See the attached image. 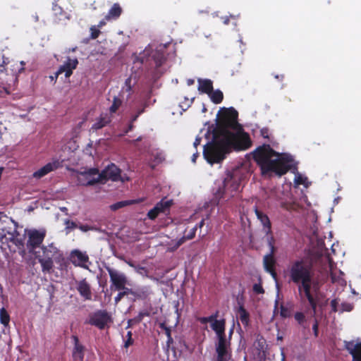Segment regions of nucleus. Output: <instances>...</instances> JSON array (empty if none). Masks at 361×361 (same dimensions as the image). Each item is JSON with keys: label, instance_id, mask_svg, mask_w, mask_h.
Wrapping results in <instances>:
<instances>
[{"label": "nucleus", "instance_id": "1", "mask_svg": "<svg viewBox=\"0 0 361 361\" xmlns=\"http://www.w3.org/2000/svg\"><path fill=\"white\" fill-rule=\"evenodd\" d=\"M237 130L232 131L212 138L210 142L204 146L203 156L209 164L219 163L226 157V154L231 152L246 150L252 145L248 133Z\"/></svg>", "mask_w": 361, "mask_h": 361}, {"label": "nucleus", "instance_id": "2", "mask_svg": "<svg viewBox=\"0 0 361 361\" xmlns=\"http://www.w3.org/2000/svg\"><path fill=\"white\" fill-rule=\"evenodd\" d=\"M252 157L262 175L274 173L281 176L293 167V158L290 154L279 153L269 145L258 147L252 152Z\"/></svg>", "mask_w": 361, "mask_h": 361}, {"label": "nucleus", "instance_id": "3", "mask_svg": "<svg viewBox=\"0 0 361 361\" xmlns=\"http://www.w3.org/2000/svg\"><path fill=\"white\" fill-rule=\"evenodd\" d=\"M313 275L312 262L303 258L290 262L287 269L289 282L294 284L309 278H313Z\"/></svg>", "mask_w": 361, "mask_h": 361}, {"label": "nucleus", "instance_id": "4", "mask_svg": "<svg viewBox=\"0 0 361 361\" xmlns=\"http://www.w3.org/2000/svg\"><path fill=\"white\" fill-rule=\"evenodd\" d=\"M238 111L233 108L224 109V112L216 127L213 130V138L217 139L218 137L231 132V130H243L241 126L238 123Z\"/></svg>", "mask_w": 361, "mask_h": 361}, {"label": "nucleus", "instance_id": "5", "mask_svg": "<svg viewBox=\"0 0 361 361\" xmlns=\"http://www.w3.org/2000/svg\"><path fill=\"white\" fill-rule=\"evenodd\" d=\"M41 249L42 255L35 253L36 258L42 266V271L50 273L54 267V260L59 262L63 259V255L53 243L47 246L43 245L41 247Z\"/></svg>", "mask_w": 361, "mask_h": 361}, {"label": "nucleus", "instance_id": "6", "mask_svg": "<svg viewBox=\"0 0 361 361\" xmlns=\"http://www.w3.org/2000/svg\"><path fill=\"white\" fill-rule=\"evenodd\" d=\"M238 173V171L235 170L227 175L223 182V185L219 187L216 192V196L219 198L226 199L235 196L240 185V178Z\"/></svg>", "mask_w": 361, "mask_h": 361}, {"label": "nucleus", "instance_id": "7", "mask_svg": "<svg viewBox=\"0 0 361 361\" xmlns=\"http://www.w3.org/2000/svg\"><path fill=\"white\" fill-rule=\"evenodd\" d=\"M312 280L313 278H309L295 284L298 286V294L301 299L306 298L314 314H315L317 307V296L315 286H313L315 295L311 292Z\"/></svg>", "mask_w": 361, "mask_h": 361}, {"label": "nucleus", "instance_id": "8", "mask_svg": "<svg viewBox=\"0 0 361 361\" xmlns=\"http://www.w3.org/2000/svg\"><path fill=\"white\" fill-rule=\"evenodd\" d=\"M86 324L94 326L99 330L109 328L113 323L111 314L106 310H98L89 314Z\"/></svg>", "mask_w": 361, "mask_h": 361}, {"label": "nucleus", "instance_id": "9", "mask_svg": "<svg viewBox=\"0 0 361 361\" xmlns=\"http://www.w3.org/2000/svg\"><path fill=\"white\" fill-rule=\"evenodd\" d=\"M121 170L118 166L114 164H111L96 178L90 179L83 185H94L97 183H105L107 180L118 181L121 180Z\"/></svg>", "mask_w": 361, "mask_h": 361}, {"label": "nucleus", "instance_id": "10", "mask_svg": "<svg viewBox=\"0 0 361 361\" xmlns=\"http://www.w3.org/2000/svg\"><path fill=\"white\" fill-rule=\"evenodd\" d=\"M46 234L45 229H33L28 232L26 247L30 253H35V249L40 247Z\"/></svg>", "mask_w": 361, "mask_h": 361}, {"label": "nucleus", "instance_id": "11", "mask_svg": "<svg viewBox=\"0 0 361 361\" xmlns=\"http://www.w3.org/2000/svg\"><path fill=\"white\" fill-rule=\"evenodd\" d=\"M106 270L108 271L110 281L111 282V288H115V290H121L124 289L125 286L128 284V278L124 273L120 272L110 267H106Z\"/></svg>", "mask_w": 361, "mask_h": 361}, {"label": "nucleus", "instance_id": "12", "mask_svg": "<svg viewBox=\"0 0 361 361\" xmlns=\"http://www.w3.org/2000/svg\"><path fill=\"white\" fill-rule=\"evenodd\" d=\"M172 204L171 200H161L147 213V217L151 220H154L160 213H164L169 210Z\"/></svg>", "mask_w": 361, "mask_h": 361}, {"label": "nucleus", "instance_id": "13", "mask_svg": "<svg viewBox=\"0 0 361 361\" xmlns=\"http://www.w3.org/2000/svg\"><path fill=\"white\" fill-rule=\"evenodd\" d=\"M71 339L73 342L72 350V357L74 361H83L85 357V346L80 342L78 336L72 335Z\"/></svg>", "mask_w": 361, "mask_h": 361}, {"label": "nucleus", "instance_id": "14", "mask_svg": "<svg viewBox=\"0 0 361 361\" xmlns=\"http://www.w3.org/2000/svg\"><path fill=\"white\" fill-rule=\"evenodd\" d=\"M344 348L351 355L352 361H361V342L345 341Z\"/></svg>", "mask_w": 361, "mask_h": 361}, {"label": "nucleus", "instance_id": "15", "mask_svg": "<svg viewBox=\"0 0 361 361\" xmlns=\"http://www.w3.org/2000/svg\"><path fill=\"white\" fill-rule=\"evenodd\" d=\"M71 262L76 267L88 269L87 263L89 262V257L78 250H74L71 253Z\"/></svg>", "mask_w": 361, "mask_h": 361}, {"label": "nucleus", "instance_id": "16", "mask_svg": "<svg viewBox=\"0 0 361 361\" xmlns=\"http://www.w3.org/2000/svg\"><path fill=\"white\" fill-rule=\"evenodd\" d=\"M78 64V61L76 58L71 59L70 57H68L63 65L61 66L56 71V77H58L59 75L65 73V77L66 78H69L73 74V71L77 68Z\"/></svg>", "mask_w": 361, "mask_h": 361}, {"label": "nucleus", "instance_id": "17", "mask_svg": "<svg viewBox=\"0 0 361 361\" xmlns=\"http://www.w3.org/2000/svg\"><path fill=\"white\" fill-rule=\"evenodd\" d=\"M218 337V343L216 347V353H217V360H226V355L228 353V348L230 345V341H226V334L222 336H219Z\"/></svg>", "mask_w": 361, "mask_h": 361}, {"label": "nucleus", "instance_id": "18", "mask_svg": "<svg viewBox=\"0 0 361 361\" xmlns=\"http://www.w3.org/2000/svg\"><path fill=\"white\" fill-rule=\"evenodd\" d=\"M166 45L160 44L149 56L150 60H152L154 62L156 68L161 66L166 59L164 51Z\"/></svg>", "mask_w": 361, "mask_h": 361}, {"label": "nucleus", "instance_id": "19", "mask_svg": "<svg viewBox=\"0 0 361 361\" xmlns=\"http://www.w3.org/2000/svg\"><path fill=\"white\" fill-rule=\"evenodd\" d=\"M76 288L80 296L82 297L85 300H92L91 287L87 281L86 279L78 281L77 283Z\"/></svg>", "mask_w": 361, "mask_h": 361}, {"label": "nucleus", "instance_id": "20", "mask_svg": "<svg viewBox=\"0 0 361 361\" xmlns=\"http://www.w3.org/2000/svg\"><path fill=\"white\" fill-rule=\"evenodd\" d=\"M152 294V290L149 286L139 287L135 290L132 289V296L135 298V300H145Z\"/></svg>", "mask_w": 361, "mask_h": 361}, {"label": "nucleus", "instance_id": "21", "mask_svg": "<svg viewBox=\"0 0 361 361\" xmlns=\"http://www.w3.org/2000/svg\"><path fill=\"white\" fill-rule=\"evenodd\" d=\"M254 212L257 217V219L260 221L261 224L264 226V229L265 230V233L267 235H269L271 233V224L269 220L268 216L260 211L257 206L254 207Z\"/></svg>", "mask_w": 361, "mask_h": 361}, {"label": "nucleus", "instance_id": "22", "mask_svg": "<svg viewBox=\"0 0 361 361\" xmlns=\"http://www.w3.org/2000/svg\"><path fill=\"white\" fill-rule=\"evenodd\" d=\"M276 259L274 256L264 255L263 258V265L264 270L269 273L274 279H276L277 274L275 269Z\"/></svg>", "mask_w": 361, "mask_h": 361}, {"label": "nucleus", "instance_id": "23", "mask_svg": "<svg viewBox=\"0 0 361 361\" xmlns=\"http://www.w3.org/2000/svg\"><path fill=\"white\" fill-rule=\"evenodd\" d=\"M58 166V161L47 163L46 165L34 172L32 176L35 178L39 179L47 175L49 173L56 170Z\"/></svg>", "mask_w": 361, "mask_h": 361}, {"label": "nucleus", "instance_id": "24", "mask_svg": "<svg viewBox=\"0 0 361 361\" xmlns=\"http://www.w3.org/2000/svg\"><path fill=\"white\" fill-rule=\"evenodd\" d=\"M111 121V118L108 114H102L95 121L92 129L97 130L107 126Z\"/></svg>", "mask_w": 361, "mask_h": 361}, {"label": "nucleus", "instance_id": "25", "mask_svg": "<svg viewBox=\"0 0 361 361\" xmlns=\"http://www.w3.org/2000/svg\"><path fill=\"white\" fill-rule=\"evenodd\" d=\"M197 229V225H195L193 228H192L188 233L187 231H185L184 235L178 239L174 245V249L178 248L181 245H183L186 240H192L195 237L196 231Z\"/></svg>", "mask_w": 361, "mask_h": 361}, {"label": "nucleus", "instance_id": "26", "mask_svg": "<svg viewBox=\"0 0 361 361\" xmlns=\"http://www.w3.org/2000/svg\"><path fill=\"white\" fill-rule=\"evenodd\" d=\"M198 90L209 94L211 93L213 90V82L209 79H198Z\"/></svg>", "mask_w": 361, "mask_h": 361}, {"label": "nucleus", "instance_id": "27", "mask_svg": "<svg viewBox=\"0 0 361 361\" xmlns=\"http://www.w3.org/2000/svg\"><path fill=\"white\" fill-rule=\"evenodd\" d=\"M17 234V231L15 228H9V230L6 228L0 227V240L4 243V239L13 240L16 238Z\"/></svg>", "mask_w": 361, "mask_h": 361}, {"label": "nucleus", "instance_id": "28", "mask_svg": "<svg viewBox=\"0 0 361 361\" xmlns=\"http://www.w3.org/2000/svg\"><path fill=\"white\" fill-rule=\"evenodd\" d=\"M122 13V8L119 4L115 3L112 7L109 9L107 15L105 17V19L107 20L111 19H117L120 17Z\"/></svg>", "mask_w": 361, "mask_h": 361}, {"label": "nucleus", "instance_id": "29", "mask_svg": "<svg viewBox=\"0 0 361 361\" xmlns=\"http://www.w3.org/2000/svg\"><path fill=\"white\" fill-rule=\"evenodd\" d=\"M226 321L224 319L215 320L212 323L211 327L216 332L217 336L225 335Z\"/></svg>", "mask_w": 361, "mask_h": 361}, {"label": "nucleus", "instance_id": "30", "mask_svg": "<svg viewBox=\"0 0 361 361\" xmlns=\"http://www.w3.org/2000/svg\"><path fill=\"white\" fill-rule=\"evenodd\" d=\"M238 314L243 325L245 327L248 326L250 324V314L243 305L239 306Z\"/></svg>", "mask_w": 361, "mask_h": 361}, {"label": "nucleus", "instance_id": "31", "mask_svg": "<svg viewBox=\"0 0 361 361\" xmlns=\"http://www.w3.org/2000/svg\"><path fill=\"white\" fill-rule=\"evenodd\" d=\"M150 315L151 312L147 309L140 311L136 317L128 320V326L140 323L145 317H149Z\"/></svg>", "mask_w": 361, "mask_h": 361}, {"label": "nucleus", "instance_id": "32", "mask_svg": "<svg viewBox=\"0 0 361 361\" xmlns=\"http://www.w3.org/2000/svg\"><path fill=\"white\" fill-rule=\"evenodd\" d=\"M214 104H220L224 99V94L220 90H212L211 93L208 94Z\"/></svg>", "mask_w": 361, "mask_h": 361}, {"label": "nucleus", "instance_id": "33", "mask_svg": "<svg viewBox=\"0 0 361 361\" xmlns=\"http://www.w3.org/2000/svg\"><path fill=\"white\" fill-rule=\"evenodd\" d=\"M122 103L123 101L121 98L116 96L114 97L112 104L109 107L110 113L115 114L117 111V110L121 107Z\"/></svg>", "mask_w": 361, "mask_h": 361}, {"label": "nucleus", "instance_id": "34", "mask_svg": "<svg viewBox=\"0 0 361 361\" xmlns=\"http://www.w3.org/2000/svg\"><path fill=\"white\" fill-rule=\"evenodd\" d=\"M267 235V244L269 247V253L267 255H271L274 257L275 252H276V247H275V239L274 236L271 234Z\"/></svg>", "mask_w": 361, "mask_h": 361}, {"label": "nucleus", "instance_id": "35", "mask_svg": "<svg viewBox=\"0 0 361 361\" xmlns=\"http://www.w3.org/2000/svg\"><path fill=\"white\" fill-rule=\"evenodd\" d=\"M0 322L4 326L8 325L10 322V316L5 308L0 310Z\"/></svg>", "mask_w": 361, "mask_h": 361}, {"label": "nucleus", "instance_id": "36", "mask_svg": "<svg viewBox=\"0 0 361 361\" xmlns=\"http://www.w3.org/2000/svg\"><path fill=\"white\" fill-rule=\"evenodd\" d=\"M121 290H123V291H120L117 294V295L115 297V298H114L115 302L116 304L118 302H120L121 300V299L125 295H132V288H127L126 286H125V288L124 289H121Z\"/></svg>", "mask_w": 361, "mask_h": 361}, {"label": "nucleus", "instance_id": "37", "mask_svg": "<svg viewBox=\"0 0 361 361\" xmlns=\"http://www.w3.org/2000/svg\"><path fill=\"white\" fill-rule=\"evenodd\" d=\"M280 315L282 318H288L292 315V309L288 307L283 304L280 305Z\"/></svg>", "mask_w": 361, "mask_h": 361}, {"label": "nucleus", "instance_id": "38", "mask_svg": "<svg viewBox=\"0 0 361 361\" xmlns=\"http://www.w3.org/2000/svg\"><path fill=\"white\" fill-rule=\"evenodd\" d=\"M297 204L294 202L281 201L280 203V207L287 211L295 210L297 209Z\"/></svg>", "mask_w": 361, "mask_h": 361}, {"label": "nucleus", "instance_id": "39", "mask_svg": "<svg viewBox=\"0 0 361 361\" xmlns=\"http://www.w3.org/2000/svg\"><path fill=\"white\" fill-rule=\"evenodd\" d=\"M99 170L95 168L90 169L87 171L85 173V175L86 176L87 182L88 180L92 178H95L94 177H92L93 176H97V177L99 175Z\"/></svg>", "mask_w": 361, "mask_h": 361}, {"label": "nucleus", "instance_id": "40", "mask_svg": "<svg viewBox=\"0 0 361 361\" xmlns=\"http://www.w3.org/2000/svg\"><path fill=\"white\" fill-rule=\"evenodd\" d=\"M295 319L298 322V323L300 325H302L305 321V316L301 312H297L294 314Z\"/></svg>", "mask_w": 361, "mask_h": 361}, {"label": "nucleus", "instance_id": "41", "mask_svg": "<svg viewBox=\"0 0 361 361\" xmlns=\"http://www.w3.org/2000/svg\"><path fill=\"white\" fill-rule=\"evenodd\" d=\"M159 326L161 329H164L165 331V334L168 338V343L172 342L173 339L171 335L170 328L168 327L164 323H161Z\"/></svg>", "mask_w": 361, "mask_h": 361}, {"label": "nucleus", "instance_id": "42", "mask_svg": "<svg viewBox=\"0 0 361 361\" xmlns=\"http://www.w3.org/2000/svg\"><path fill=\"white\" fill-rule=\"evenodd\" d=\"M252 290L257 294H262L264 293V290L261 283H255Z\"/></svg>", "mask_w": 361, "mask_h": 361}, {"label": "nucleus", "instance_id": "43", "mask_svg": "<svg viewBox=\"0 0 361 361\" xmlns=\"http://www.w3.org/2000/svg\"><path fill=\"white\" fill-rule=\"evenodd\" d=\"M353 309V305L349 302H343L341 304V312H350Z\"/></svg>", "mask_w": 361, "mask_h": 361}, {"label": "nucleus", "instance_id": "44", "mask_svg": "<svg viewBox=\"0 0 361 361\" xmlns=\"http://www.w3.org/2000/svg\"><path fill=\"white\" fill-rule=\"evenodd\" d=\"M65 225H66V229H75L76 228H78V225L76 224V223H75L74 221H71L69 219H66L65 221Z\"/></svg>", "mask_w": 361, "mask_h": 361}, {"label": "nucleus", "instance_id": "45", "mask_svg": "<svg viewBox=\"0 0 361 361\" xmlns=\"http://www.w3.org/2000/svg\"><path fill=\"white\" fill-rule=\"evenodd\" d=\"M90 31H91V38L93 39H97L100 34L99 30L97 29L95 27V26H92L90 27Z\"/></svg>", "mask_w": 361, "mask_h": 361}, {"label": "nucleus", "instance_id": "46", "mask_svg": "<svg viewBox=\"0 0 361 361\" xmlns=\"http://www.w3.org/2000/svg\"><path fill=\"white\" fill-rule=\"evenodd\" d=\"M78 228L82 232H87L89 231L96 230V228L94 227L87 225V224H81L79 226H78Z\"/></svg>", "mask_w": 361, "mask_h": 361}, {"label": "nucleus", "instance_id": "47", "mask_svg": "<svg viewBox=\"0 0 361 361\" xmlns=\"http://www.w3.org/2000/svg\"><path fill=\"white\" fill-rule=\"evenodd\" d=\"M306 180H307V178L306 177H303V176H302L300 174L296 176L295 178V183L297 185H303V184H305Z\"/></svg>", "mask_w": 361, "mask_h": 361}, {"label": "nucleus", "instance_id": "48", "mask_svg": "<svg viewBox=\"0 0 361 361\" xmlns=\"http://www.w3.org/2000/svg\"><path fill=\"white\" fill-rule=\"evenodd\" d=\"M126 202H118L111 206V208L112 210H116L118 209H120L123 207V206L126 205Z\"/></svg>", "mask_w": 361, "mask_h": 361}, {"label": "nucleus", "instance_id": "49", "mask_svg": "<svg viewBox=\"0 0 361 361\" xmlns=\"http://www.w3.org/2000/svg\"><path fill=\"white\" fill-rule=\"evenodd\" d=\"M146 108V104L142 103L139 106H136L135 111L140 116L142 114Z\"/></svg>", "mask_w": 361, "mask_h": 361}, {"label": "nucleus", "instance_id": "50", "mask_svg": "<svg viewBox=\"0 0 361 361\" xmlns=\"http://www.w3.org/2000/svg\"><path fill=\"white\" fill-rule=\"evenodd\" d=\"M338 301L337 299H334L331 302V307L333 312H336L338 311L337 306H338Z\"/></svg>", "mask_w": 361, "mask_h": 361}, {"label": "nucleus", "instance_id": "51", "mask_svg": "<svg viewBox=\"0 0 361 361\" xmlns=\"http://www.w3.org/2000/svg\"><path fill=\"white\" fill-rule=\"evenodd\" d=\"M131 80H131V78H130V77H129V78H128L126 80V81H125V85H126V86L127 87V90H127L128 92L131 91V90H132V87H131Z\"/></svg>", "mask_w": 361, "mask_h": 361}, {"label": "nucleus", "instance_id": "52", "mask_svg": "<svg viewBox=\"0 0 361 361\" xmlns=\"http://www.w3.org/2000/svg\"><path fill=\"white\" fill-rule=\"evenodd\" d=\"M318 326H319L318 322L317 320H315L314 324L312 326V329H313L314 334L315 336H318Z\"/></svg>", "mask_w": 361, "mask_h": 361}, {"label": "nucleus", "instance_id": "53", "mask_svg": "<svg viewBox=\"0 0 361 361\" xmlns=\"http://www.w3.org/2000/svg\"><path fill=\"white\" fill-rule=\"evenodd\" d=\"M133 339L132 338H127V340L125 341L124 347L128 348L130 345H133Z\"/></svg>", "mask_w": 361, "mask_h": 361}, {"label": "nucleus", "instance_id": "54", "mask_svg": "<svg viewBox=\"0 0 361 361\" xmlns=\"http://www.w3.org/2000/svg\"><path fill=\"white\" fill-rule=\"evenodd\" d=\"M216 317H217V313H216L214 314H212L209 317H207L208 322H212V323L214 322L215 320H217Z\"/></svg>", "mask_w": 361, "mask_h": 361}, {"label": "nucleus", "instance_id": "55", "mask_svg": "<svg viewBox=\"0 0 361 361\" xmlns=\"http://www.w3.org/2000/svg\"><path fill=\"white\" fill-rule=\"evenodd\" d=\"M198 321L202 324H206L207 323H208L207 317H200L198 319Z\"/></svg>", "mask_w": 361, "mask_h": 361}, {"label": "nucleus", "instance_id": "56", "mask_svg": "<svg viewBox=\"0 0 361 361\" xmlns=\"http://www.w3.org/2000/svg\"><path fill=\"white\" fill-rule=\"evenodd\" d=\"M138 117H139V115L137 113H135V114H132L131 117H130L131 123L135 122L137 119Z\"/></svg>", "mask_w": 361, "mask_h": 361}, {"label": "nucleus", "instance_id": "57", "mask_svg": "<svg viewBox=\"0 0 361 361\" xmlns=\"http://www.w3.org/2000/svg\"><path fill=\"white\" fill-rule=\"evenodd\" d=\"M133 123H131V121H130V123L128 125V128L125 130V133H128V132H130V130H132L133 128Z\"/></svg>", "mask_w": 361, "mask_h": 361}, {"label": "nucleus", "instance_id": "58", "mask_svg": "<svg viewBox=\"0 0 361 361\" xmlns=\"http://www.w3.org/2000/svg\"><path fill=\"white\" fill-rule=\"evenodd\" d=\"M201 138L200 137H196L195 142H194V146L197 147V145H200Z\"/></svg>", "mask_w": 361, "mask_h": 361}, {"label": "nucleus", "instance_id": "59", "mask_svg": "<svg viewBox=\"0 0 361 361\" xmlns=\"http://www.w3.org/2000/svg\"><path fill=\"white\" fill-rule=\"evenodd\" d=\"M197 225V228H201L204 225V219H202Z\"/></svg>", "mask_w": 361, "mask_h": 361}, {"label": "nucleus", "instance_id": "60", "mask_svg": "<svg viewBox=\"0 0 361 361\" xmlns=\"http://www.w3.org/2000/svg\"><path fill=\"white\" fill-rule=\"evenodd\" d=\"M195 82V80L193 79H188L187 80V85L188 86L192 85Z\"/></svg>", "mask_w": 361, "mask_h": 361}, {"label": "nucleus", "instance_id": "61", "mask_svg": "<svg viewBox=\"0 0 361 361\" xmlns=\"http://www.w3.org/2000/svg\"><path fill=\"white\" fill-rule=\"evenodd\" d=\"M267 132L264 131V130H262V135L264 137H268V135H267Z\"/></svg>", "mask_w": 361, "mask_h": 361}, {"label": "nucleus", "instance_id": "62", "mask_svg": "<svg viewBox=\"0 0 361 361\" xmlns=\"http://www.w3.org/2000/svg\"><path fill=\"white\" fill-rule=\"evenodd\" d=\"M127 264H128L130 267H134V268L135 267V266L134 265V264H133L132 262H130V261L127 262Z\"/></svg>", "mask_w": 361, "mask_h": 361}, {"label": "nucleus", "instance_id": "63", "mask_svg": "<svg viewBox=\"0 0 361 361\" xmlns=\"http://www.w3.org/2000/svg\"><path fill=\"white\" fill-rule=\"evenodd\" d=\"M126 336L128 337V338H132V332L128 331Z\"/></svg>", "mask_w": 361, "mask_h": 361}, {"label": "nucleus", "instance_id": "64", "mask_svg": "<svg viewBox=\"0 0 361 361\" xmlns=\"http://www.w3.org/2000/svg\"><path fill=\"white\" fill-rule=\"evenodd\" d=\"M278 305H279V301L276 300L275 301V305H274V310H275L278 308Z\"/></svg>", "mask_w": 361, "mask_h": 361}]
</instances>
